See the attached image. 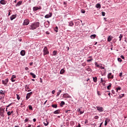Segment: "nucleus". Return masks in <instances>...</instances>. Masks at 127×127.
<instances>
[{"label": "nucleus", "mask_w": 127, "mask_h": 127, "mask_svg": "<svg viewBox=\"0 0 127 127\" xmlns=\"http://www.w3.org/2000/svg\"><path fill=\"white\" fill-rule=\"evenodd\" d=\"M53 54L54 56H56V55H57V51H54L53 52Z\"/></svg>", "instance_id": "30"}, {"label": "nucleus", "mask_w": 127, "mask_h": 127, "mask_svg": "<svg viewBox=\"0 0 127 127\" xmlns=\"http://www.w3.org/2000/svg\"><path fill=\"white\" fill-rule=\"evenodd\" d=\"M96 109L99 112V113H103V112L105 111L104 108L101 106H96Z\"/></svg>", "instance_id": "3"}, {"label": "nucleus", "mask_w": 127, "mask_h": 127, "mask_svg": "<svg viewBox=\"0 0 127 127\" xmlns=\"http://www.w3.org/2000/svg\"><path fill=\"white\" fill-rule=\"evenodd\" d=\"M63 98L71 99V96L68 93H64L63 95Z\"/></svg>", "instance_id": "4"}, {"label": "nucleus", "mask_w": 127, "mask_h": 127, "mask_svg": "<svg viewBox=\"0 0 127 127\" xmlns=\"http://www.w3.org/2000/svg\"><path fill=\"white\" fill-rule=\"evenodd\" d=\"M116 89H117V92H118V91H121V90H122V88L121 87H119Z\"/></svg>", "instance_id": "37"}, {"label": "nucleus", "mask_w": 127, "mask_h": 127, "mask_svg": "<svg viewBox=\"0 0 127 127\" xmlns=\"http://www.w3.org/2000/svg\"><path fill=\"white\" fill-rule=\"evenodd\" d=\"M15 18H16V15H12L10 16V20H13V19H15Z\"/></svg>", "instance_id": "15"}, {"label": "nucleus", "mask_w": 127, "mask_h": 127, "mask_svg": "<svg viewBox=\"0 0 127 127\" xmlns=\"http://www.w3.org/2000/svg\"><path fill=\"white\" fill-rule=\"evenodd\" d=\"M64 4H65V5H66V4H67V2H64Z\"/></svg>", "instance_id": "63"}, {"label": "nucleus", "mask_w": 127, "mask_h": 127, "mask_svg": "<svg viewBox=\"0 0 127 127\" xmlns=\"http://www.w3.org/2000/svg\"><path fill=\"white\" fill-rule=\"evenodd\" d=\"M119 38H120V39H119V41H121V40H122V38H123V35H122V34H120V35L119 36Z\"/></svg>", "instance_id": "35"}, {"label": "nucleus", "mask_w": 127, "mask_h": 127, "mask_svg": "<svg viewBox=\"0 0 127 127\" xmlns=\"http://www.w3.org/2000/svg\"><path fill=\"white\" fill-rule=\"evenodd\" d=\"M44 25L45 27H49V25H50V22L49 21H47L44 23Z\"/></svg>", "instance_id": "9"}, {"label": "nucleus", "mask_w": 127, "mask_h": 127, "mask_svg": "<svg viewBox=\"0 0 127 127\" xmlns=\"http://www.w3.org/2000/svg\"><path fill=\"white\" fill-rule=\"evenodd\" d=\"M29 69V68H28V67H26L25 68V70H26L27 71Z\"/></svg>", "instance_id": "62"}, {"label": "nucleus", "mask_w": 127, "mask_h": 127, "mask_svg": "<svg viewBox=\"0 0 127 127\" xmlns=\"http://www.w3.org/2000/svg\"><path fill=\"white\" fill-rule=\"evenodd\" d=\"M87 71H88L89 72H92V69H91V68L88 67L87 68Z\"/></svg>", "instance_id": "39"}, {"label": "nucleus", "mask_w": 127, "mask_h": 127, "mask_svg": "<svg viewBox=\"0 0 127 127\" xmlns=\"http://www.w3.org/2000/svg\"><path fill=\"white\" fill-rule=\"evenodd\" d=\"M52 108H54L55 109H57V104H52Z\"/></svg>", "instance_id": "28"}, {"label": "nucleus", "mask_w": 127, "mask_h": 127, "mask_svg": "<svg viewBox=\"0 0 127 127\" xmlns=\"http://www.w3.org/2000/svg\"><path fill=\"white\" fill-rule=\"evenodd\" d=\"M70 111H71V110H69L65 111L66 114L68 113V112H70Z\"/></svg>", "instance_id": "60"}, {"label": "nucleus", "mask_w": 127, "mask_h": 127, "mask_svg": "<svg viewBox=\"0 0 127 127\" xmlns=\"http://www.w3.org/2000/svg\"><path fill=\"white\" fill-rule=\"evenodd\" d=\"M0 4L5 5L6 3H7V1H6L5 0H1L0 1Z\"/></svg>", "instance_id": "13"}, {"label": "nucleus", "mask_w": 127, "mask_h": 127, "mask_svg": "<svg viewBox=\"0 0 127 127\" xmlns=\"http://www.w3.org/2000/svg\"><path fill=\"white\" fill-rule=\"evenodd\" d=\"M123 97H125V94H122L121 95H119V99H122Z\"/></svg>", "instance_id": "31"}, {"label": "nucleus", "mask_w": 127, "mask_h": 127, "mask_svg": "<svg viewBox=\"0 0 127 127\" xmlns=\"http://www.w3.org/2000/svg\"><path fill=\"white\" fill-rule=\"evenodd\" d=\"M43 52L44 56H45V55H48V54H49V51L47 49V47H45L44 48Z\"/></svg>", "instance_id": "2"}, {"label": "nucleus", "mask_w": 127, "mask_h": 127, "mask_svg": "<svg viewBox=\"0 0 127 127\" xmlns=\"http://www.w3.org/2000/svg\"><path fill=\"white\" fill-rule=\"evenodd\" d=\"M108 125V122L107 121H105V126H107Z\"/></svg>", "instance_id": "56"}, {"label": "nucleus", "mask_w": 127, "mask_h": 127, "mask_svg": "<svg viewBox=\"0 0 127 127\" xmlns=\"http://www.w3.org/2000/svg\"><path fill=\"white\" fill-rule=\"evenodd\" d=\"M108 96H109L110 98H111V93L110 92H109L108 93Z\"/></svg>", "instance_id": "61"}, {"label": "nucleus", "mask_w": 127, "mask_h": 127, "mask_svg": "<svg viewBox=\"0 0 127 127\" xmlns=\"http://www.w3.org/2000/svg\"><path fill=\"white\" fill-rule=\"evenodd\" d=\"M29 24V20L28 19H25L24 20V22L23 23V25H28Z\"/></svg>", "instance_id": "7"}, {"label": "nucleus", "mask_w": 127, "mask_h": 127, "mask_svg": "<svg viewBox=\"0 0 127 127\" xmlns=\"http://www.w3.org/2000/svg\"><path fill=\"white\" fill-rule=\"evenodd\" d=\"M96 67H100V64H97L96 65Z\"/></svg>", "instance_id": "64"}, {"label": "nucleus", "mask_w": 127, "mask_h": 127, "mask_svg": "<svg viewBox=\"0 0 127 127\" xmlns=\"http://www.w3.org/2000/svg\"><path fill=\"white\" fill-rule=\"evenodd\" d=\"M0 112H4V108L2 107L0 108Z\"/></svg>", "instance_id": "34"}, {"label": "nucleus", "mask_w": 127, "mask_h": 127, "mask_svg": "<svg viewBox=\"0 0 127 127\" xmlns=\"http://www.w3.org/2000/svg\"><path fill=\"white\" fill-rule=\"evenodd\" d=\"M65 73V70L64 69H62L60 71V74H64Z\"/></svg>", "instance_id": "29"}, {"label": "nucleus", "mask_w": 127, "mask_h": 127, "mask_svg": "<svg viewBox=\"0 0 127 127\" xmlns=\"http://www.w3.org/2000/svg\"><path fill=\"white\" fill-rule=\"evenodd\" d=\"M74 25V23L73 21L68 22V26H73Z\"/></svg>", "instance_id": "19"}, {"label": "nucleus", "mask_w": 127, "mask_h": 127, "mask_svg": "<svg viewBox=\"0 0 127 127\" xmlns=\"http://www.w3.org/2000/svg\"><path fill=\"white\" fill-rule=\"evenodd\" d=\"M28 121H29V120H28V118H26V119L24 120V122H25V123H27V122H28Z\"/></svg>", "instance_id": "46"}, {"label": "nucleus", "mask_w": 127, "mask_h": 127, "mask_svg": "<svg viewBox=\"0 0 127 127\" xmlns=\"http://www.w3.org/2000/svg\"><path fill=\"white\" fill-rule=\"evenodd\" d=\"M52 16V13L50 12L49 14L45 16V18H49Z\"/></svg>", "instance_id": "10"}, {"label": "nucleus", "mask_w": 127, "mask_h": 127, "mask_svg": "<svg viewBox=\"0 0 127 127\" xmlns=\"http://www.w3.org/2000/svg\"><path fill=\"white\" fill-rule=\"evenodd\" d=\"M39 25H40L39 22H35L30 24V25L28 26V28L30 30H34V29H36L38 28Z\"/></svg>", "instance_id": "1"}, {"label": "nucleus", "mask_w": 127, "mask_h": 127, "mask_svg": "<svg viewBox=\"0 0 127 127\" xmlns=\"http://www.w3.org/2000/svg\"><path fill=\"white\" fill-rule=\"evenodd\" d=\"M16 78V76L15 75H12L11 78V82H15V79Z\"/></svg>", "instance_id": "14"}, {"label": "nucleus", "mask_w": 127, "mask_h": 127, "mask_svg": "<svg viewBox=\"0 0 127 127\" xmlns=\"http://www.w3.org/2000/svg\"><path fill=\"white\" fill-rule=\"evenodd\" d=\"M32 65H33V63L31 62L30 63V66H32Z\"/></svg>", "instance_id": "58"}, {"label": "nucleus", "mask_w": 127, "mask_h": 127, "mask_svg": "<svg viewBox=\"0 0 127 127\" xmlns=\"http://www.w3.org/2000/svg\"><path fill=\"white\" fill-rule=\"evenodd\" d=\"M0 94H1V95H4V92H3V91L2 90H0Z\"/></svg>", "instance_id": "40"}, {"label": "nucleus", "mask_w": 127, "mask_h": 127, "mask_svg": "<svg viewBox=\"0 0 127 127\" xmlns=\"http://www.w3.org/2000/svg\"><path fill=\"white\" fill-rule=\"evenodd\" d=\"M39 9H41V6H34L33 7V11H36L38 10Z\"/></svg>", "instance_id": "5"}, {"label": "nucleus", "mask_w": 127, "mask_h": 127, "mask_svg": "<svg viewBox=\"0 0 127 127\" xmlns=\"http://www.w3.org/2000/svg\"><path fill=\"white\" fill-rule=\"evenodd\" d=\"M81 13H85V12H86V11L84 10H81Z\"/></svg>", "instance_id": "49"}, {"label": "nucleus", "mask_w": 127, "mask_h": 127, "mask_svg": "<svg viewBox=\"0 0 127 127\" xmlns=\"http://www.w3.org/2000/svg\"><path fill=\"white\" fill-rule=\"evenodd\" d=\"M96 36H97V35L93 34L90 36V38H91V39H95Z\"/></svg>", "instance_id": "18"}, {"label": "nucleus", "mask_w": 127, "mask_h": 127, "mask_svg": "<svg viewBox=\"0 0 127 127\" xmlns=\"http://www.w3.org/2000/svg\"><path fill=\"white\" fill-rule=\"evenodd\" d=\"M30 75H31L33 78H36V75L33 72H30Z\"/></svg>", "instance_id": "21"}, {"label": "nucleus", "mask_w": 127, "mask_h": 127, "mask_svg": "<svg viewBox=\"0 0 127 127\" xmlns=\"http://www.w3.org/2000/svg\"><path fill=\"white\" fill-rule=\"evenodd\" d=\"M54 30L56 32H58V27L56 26V28H55Z\"/></svg>", "instance_id": "38"}, {"label": "nucleus", "mask_w": 127, "mask_h": 127, "mask_svg": "<svg viewBox=\"0 0 127 127\" xmlns=\"http://www.w3.org/2000/svg\"><path fill=\"white\" fill-rule=\"evenodd\" d=\"M94 119L95 120H98V119H99V116H95Z\"/></svg>", "instance_id": "47"}, {"label": "nucleus", "mask_w": 127, "mask_h": 127, "mask_svg": "<svg viewBox=\"0 0 127 127\" xmlns=\"http://www.w3.org/2000/svg\"><path fill=\"white\" fill-rule=\"evenodd\" d=\"M118 61L119 62H122V61H123V60H122V59H121V58H118Z\"/></svg>", "instance_id": "41"}, {"label": "nucleus", "mask_w": 127, "mask_h": 127, "mask_svg": "<svg viewBox=\"0 0 127 127\" xmlns=\"http://www.w3.org/2000/svg\"><path fill=\"white\" fill-rule=\"evenodd\" d=\"M20 55L21 56H24V55H25V51H24V50H22L20 52Z\"/></svg>", "instance_id": "17"}, {"label": "nucleus", "mask_w": 127, "mask_h": 127, "mask_svg": "<svg viewBox=\"0 0 127 127\" xmlns=\"http://www.w3.org/2000/svg\"><path fill=\"white\" fill-rule=\"evenodd\" d=\"M93 81L94 82V83H97V80L98 79V78H97V76H95V77H93Z\"/></svg>", "instance_id": "24"}, {"label": "nucleus", "mask_w": 127, "mask_h": 127, "mask_svg": "<svg viewBox=\"0 0 127 127\" xmlns=\"http://www.w3.org/2000/svg\"><path fill=\"white\" fill-rule=\"evenodd\" d=\"M0 117H2V118H4V112L0 111Z\"/></svg>", "instance_id": "22"}, {"label": "nucleus", "mask_w": 127, "mask_h": 127, "mask_svg": "<svg viewBox=\"0 0 127 127\" xmlns=\"http://www.w3.org/2000/svg\"><path fill=\"white\" fill-rule=\"evenodd\" d=\"M103 82H105V80H104L103 79V78H101V83H103Z\"/></svg>", "instance_id": "52"}, {"label": "nucleus", "mask_w": 127, "mask_h": 127, "mask_svg": "<svg viewBox=\"0 0 127 127\" xmlns=\"http://www.w3.org/2000/svg\"><path fill=\"white\" fill-rule=\"evenodd\" d=\"M64 105H65V102L64 101H62L60 104L61 107H62Z\"/></svg>", "instance_id": "33"}, {"label": "nucleus", "mask_w": 127, "mask_h": 127, "mask_svg": "<svg viewBox=\"0 0 127 127\" xmlns=\"http://www.w3.org/2000/svg\"><path fill=\"white\" fill-rule=\"evenodd\" d=\"M43 124L45 127H47V126H48V125H49V122H48V121H47V120H46L43 122Z\"/></svg>", "instance_id": "16"}, {"label": "nucleus", "mask_w": 127, "mask_h": 127, "mask_svg": "<svg viewBox=\"0 0 127 127\" xmlns=\"http://www.w3.org/2000/svg\"><path fill=\"white\" fill-rule=\"evenodd\" d=\"M119 76H120V77H122L123 76V72H120L119 73Z\"/></svg>", "instance_id": "50"}, {"label": "nucleus", "mask_w": 127, "mask_h": 127, "mask_svg": "<svg viewBox=\"0 0 127 127\" xmlns=\"http://www.w3.org/2000/svg\"><path fill=\"white\" fill-rule=\"evenodd\" d=\"M77 112H78V113H80V115H82V114H84V111H81V109H79L78 110H77Z\"/></svg>", "instance_id": "25"}, {"label": "nucleus", "mask_w": 127, "mask_h": 127, "mask_svg": "<svg viewBox=\"0 0 127 127\" xmlns=\"http://www.w3.org/2000/svg\"><path fill=\"white\" fill-rule=\"evenodd\" d=\"M12 104V103L9 104L8 106H6V108H9L10 107L11 105Z\"/></svg>", "instance_id": "51"}, {"label": "nucleus", "mask_w": 127, "mask_h": 127, "mask_svg": "<svg viewBox=\"0 0 127 127\" xmlns=\"http://www.w3.org/2000/svg\"><path fill=\"white\" fill-rule=\"evenodd\" d=\"M96 8H101V4H100V3H97V4H96Z\"/></svg>", "instance_id": "23"}, {"label": "nucleus", "mask_w": 127, "mask_h": 127, "mask_svg": "<svg viewBox=\"0 0 127 127\" xmlns=\"http://www.w3.org/2000/svg\"><path fill=\"white\" fill-rule=\"evenodd\" d=\"M54 114L55 115H57L58 114H61V110L58 109L56 110L54 112Z\"/></svg>", "instance_id": "12"}, {"label": "nucleus", "mask_w": 127, "mask_h": 127, "mask_svg": "<svg viewBox=\"0 0 127 127\" xmlns=\"http://www.w3.org/2000/svg\"><path fill=\"white\" fill-rule=\"evenodd\" d=\"M108 79H114V75H112V73H109L107 75Z\"/></svg>", "instance_id": "11"}, {"label": "nucleus", "mask_w": 127, "mask_h": 127, "mask_svg": "<svg viewBox=\"0 0 127 127\" xmlns=\"http://www.w3.org/2000/svg\"><path fill=\"white\" fill-rule=\"evenodd\" d=\"M33 121L34 123H35V122H36V119L34 118Z\"/></svg>", "instance_id": "57"}, {"label": "nucleus", "mask_w": 127, "mask_h": 127, "mask_svg": "<svg viewBox=\"0 0 127 127\" xmlns=\"http://www.w3.org/2000/svg\"><path fill=\"white\" fill-rule=\"evenodd\" d=\"M121 58H122V59H125V57L123 55L121 56Z\"/></svg>", "instance_id": "55"}, {"label": "nucleus", "mask_w": 127, "mask_h": 127, "mask_svg": "<svg viewBox=\"0 0 127 127\" xmlns=\"http://www.w3.org/2000/svg\"><path fill=\"white\" fill-rule=\"evenodd\" d=\"M102 14L103 16H105V15H106V13H105V12H102Z\"/></svg>", "instance_id": "48"}, {"label": "nucleus", "mask_w": 127, "mask_h": 127, "mask_svg": "<svg viewBox=\"0 0 127 127\" xmlns=\"http://www.w3.org/2000/svg\"><path fill=\"white\" fill-rule=\"evenodd\" d=\"M105 122H107V123H109V122H110V119H109V118H106L105 120Z\"/></svg>", "instance_id": "45"}, {"label": "nucleus", "mask_w": 127, "mask_h": 127, "mask_svg": "<svg viewBox=\"0 0 127 127\" xmlns=\"http://www.w3.org/2000/svg\"><path fill=\"white\" fill-rule=\"evenodd\" d=\"M7 116H11V113L10 112V111H9L7 113Z\"/></svg>", "instance_id": "42"}, {"label": "nucleus", "mask_w": 127, "mask_h": 127, "mask_svg": "<svg viewBox=\"0 0 127 127\" xmlns=\"http://www.w3.org/2000/svg\"><path fill=\"white\" fill-rule=\"evenodd\" d=\"M112 40V38H111V37H109L108 38V42H110V41Z\"/></svg>", "instance_id": "43"}, {"label": "nucleus", "mask_w": 127, "mask_h": 127, "mask_svg": "<svg viewBox=\"0 0 127 127\" xmlns=\"http://www.w3.org/2000/svg\"><path fill=\"white\" fill-rule=\"evenodd\" d=\"M28 108H29V110H30L31 111H33V108H32V106L29 105L28 106Z\"/></svg>", "instance_id": "32"}, {"label": "nucleus", "mask_w": 127, "mask_h": 127, "mask_svg": "<svg viewBox=\"0 0 127 127\" xmlns=\"http://www.w3.org/2000/svg\"><path fill=\"white\" fill-rule=\"evenodd\" d=\"M52 94H53V95H54V94H55V91L54 90L52 91Z\"/></svg>", "instance_id": "53"}, {"label": "nucleus", "mask_w": 127, "mask_h": 127, "mask_svg": "<svg viewBox=\"0 0 127 127\" xmlns=\"http://www.w3.org/2000/svg\"><path fill=\"white\" fill-rule=\"evenodd\" d=\"M91 61H93V59H91L87 60V62H91Z\"/></svg>", "instance_id": "44"}, {"label": "nucleus", "mask_w": 127, "mask_h": 127, "mask_svg": "<svg viewBox=\"0 0 127 127\" xmlns=\"http://www.w3.org/2000/svg\"><path fill=\"white\" fill-rule=\"evenodd\" d=\"M76 127H81V125L78 123V126H76Z\"/></svg>", "instance_id": "54"}, {"label": "nucleus", "mask_w": 127, "mask_h": 127, "mask_svg": "<svg viewBox=\"0 0 127 127\" xmlns=\"http://www.w3.org/2000/svg\"><path fill=\"white\" fill-rule=\"evenodd\" d=\"M111 87H112V83H109V85L107 86V89L111 90Z\"/></svg>", "instance_id": "26"}, {"label": "nucleus", "mask_w": 127, "mask_h": 127, "mask_svg": "<svg viewBox=\"0 0 127 127\" xmlns=\"http://www.w3.org/2000/svg\"><path fill=\"white\" fill-rule=\"evenodd\" d=\"M16 97H17V100H18V101H19V100H20V97L19 96V95H18V94H16Z\"/></svg>", "instance_id": "36"}, {"label": "nucleus", "mask_w": 127, "mask_h": 127, "mask_svg": "<svg viewBox=\"0 0 127 127\" xmlns=\"http://www.w3.org/2000/svg\"><path fill=\"white\" fill-rule=\"evenodd\" d=\"M9 79L8 78H6L4 80H2V84L3 85H7V83H8Z\"/></svg>", "instance_id": "6"}, {"label": "nucleus", "mask_w": 127, "mask_h": 127, "mask_svg": "<svg viewBox=\"0 0 127 127\" xmlns=\"http://www.w3.org/2000/svg\"><path fill=\"white\" fill-rule=\"evenodd\" d=\"M26 127H31V125L29 124L28 125V126H26Z\"/></svg>", "instance_id": "59"}, {"label": "nucleus", "mask_w": 127, "mask_h": 127, "mask_svg": "<svg viewBox=\"0 0 127 127\" xmlns=\"http://www.w3.org/2000/svg\"><path fill=\"white\" fill-rule=\"evenodd\" d=\"M32 94H33L32 92L27 93V95L26 96V100H28V99H29V98H30V97L31 96V95H32Z\"/></svg>", "instance_id": "8"}, {"label": "nucleus", "mask_w": 127, "mask_h": 127, "mask_svg": "<svg viewBox=\"0 0 127 127\" xmlns=\"http://www.w3.org/2000/svg\"><path fill=\"white\" fill-rule=\"evenodd\" d=\"M62 92V90H60L58 92L56 97H59V95H60V93H61Z\"/></svg>", "instance_id": "27"}, {"label": "nucleus", "mask_w": 127, "mask_h": 127, "mask_svg": "<svg viewBox=\"0 0 127 127\" xmlns=\"http://www.w3.org/2000/svg\"><path fill=\"white\" fill-rule=\"evenodd\" d=\"M21 3H22V1H19L17 2V3L16 4V6H20L21 4Z\"/></svg>", "instance_id": "20"}]
</instances>
